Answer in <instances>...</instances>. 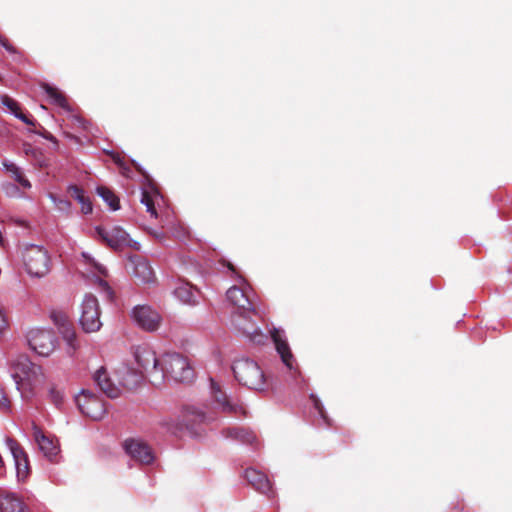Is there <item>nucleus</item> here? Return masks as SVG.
<instances>
[{"mask_svg":"<svg viewBox=\"0 0 512 512\" xmlns=\"http://www.w3.org/2000/svg\"><path fill=\"white\" fill-rule=\"evenodd\" d=\"M228 302L235 308L232 314L233 325L251 340L261 337L253 317L256 315L254 303L248 291L239 286H232L226 293Z\"/></svg>","mask_w":512,"mask_h":512,"instance_id":"nucleus-1","label":"nucleus"},{"mask_svg":"<svg viewBox=\"0 0 512 512\" xmlns=\"http://www.w3.org/2000/svg\"><path fill=\"white\" fill-rule=\"evenodd\" d=\"M10 370L17 389L25 398L29 396L33 386L39 383L43 377L41 367L33 364L28 356L23 354L17 355L11 360Z\"/></svg>","mask_w":512,"mask_h":512,"instance_id":"nucleus-2","label":"nucleus"},{"mask_svg":"<svg viewBox=\"0 0 512 512\" xmlns=\"http://www.w3.org/2000/svg\"><path fill=\"white\" fill-rule=\"evenodd\" d=\"M159 375L153 384L161 383L165 376H170L178 382H190L194 378V370L188 359L179 353H166L161 359Z\"/></svg>","mask_w":512,"mask_h":512,"instance_id":"nucleus-3","label":"nucleus"},{"mask_svg":"<svg viewBox=\"0 0 512 512\" xmlns=\"http://www.w3.org/2000/svg\"><path fill=\"white\" fill-rule=\"evenodd\" d=\"M232 370L241 385L256 391L266 389V377L257 362L248 358H241L234 362Z\"/></svg>","mask_w":512,"mask_h":512,"instance_id":"nucleus-4","label":"nucleus"},{"mask_svg":"<svg viewBox=\"0 0 512 512\" xmlns=\"http://www.w3.org/2000/svg\"><path fill=\"white\" fill-rule=\"evenodd\" d=\"M21 256L24 268L30 276L41 278L50 271V256L44 247L28 245L23 249Z\"/></svg>","mask_w":512,"mask_h":512,"instance_id":"nucleus-5","label":"nucleus"},{"mask_svg":"<svg viewBox=\"0 0 512 512\" xmlns=\"http://www.w3.org/2000/svg\"><path fill=\"white\" fill-rule=\"evenodd\" d=\"M96 233L110 248L120 250L124 247L139 249V244L129 238L128 233L120 226L96 227Z\"/></svg>","mask_w":512,"mask_h":512,"instance_id":"nucleus-6","label":"nucleus"},{"mask_svg":"<svg viewBox=\"0 0 512 512\" xmlns=\"http://www.w3.org/2000/svg\"><path fill=\"white\" fill-rule=\"evenodd\" d=\"M30 348L40 356H49L56 348L57 338L51 330L35 328L27 334Z\"/></svg>","mask_w":512,"mask_h":512,"instance_id":"nucleus-7","label":"nucleus"},{"mask_svg":"<svg viewBox=\"0 0 512 512\" xmlns=\"http://www.w3.org/2000/svg\"><path fill=\"white\" fill-rule=\"evenodd\" d=\"M75 400L81 413L92 420H101L106 414L104 401L89 391H82Z\"/></svg>","mask_w":512,"mask_h":512,"instance_id":"nucleus-8","label":"nucleus"},{"mask_svg":"<svg viewBox=\"0 0 512 512\" xmlns=\"http://www.w3.org/2000/svg\"><path fill=\"white\" fill-rule=\"evenodd\" d=\"M80 323L86 332H96L102 326L99 303L95 296L86 295L82 302Z\"/></svg>","mask_w":512,"mask_h":512,"instance_id":"nucleus-9","label":"nucleus"},{"mask_svg":"<svg viewBox=\"0 0 512 512\" xmlns=\"http://www.w3.org/2000/svg\"><path fill=\"white\" fill-rule=\"evenodd\" d=\"M53 323L58 327L63 339L69 346L68 353L73 354L78 348L76 333L73 328L72 322L69 320L68 315L60 310H53L50 314Z\"/></svg>","mask_w":512,"mask_h":512,"instance_id":"nucleus-10","label":"nucleus"},{"mask_svg":"<svg viewBox=\"0 0 512 512\" xmlns=\"http://www.w3.org/2000/svg\"><path fill=\"white\" fill-rule=\"evenodd\" d=\"M132 317L137 325L148 332L156 331L162 321L160 314L147 305H138L132 311Z\"/></svg>","mask_w":512,"mask_h":512,"instance_id":"nucleus-11","label":"nucleus"},{"mask_svg":"<svg viewBox=\"0 0 512 512\" xmlns=\"http://www.w3.org/2000/svg\"><path fill=\"white\" fill-rule=\"evenodd\" d=\"M270 334L282 362L290 371L298 372L296 360L284 336V332L278 328H273Z\"/></svg>","mask_w":512,"mask_h":512,"instance_id":"nucleus-12","label":"nucleus"},{"mask_svg":"<svg viewBox=\"0 0 512 512\" xmlns=\"http://www.w3.org/2000/svg\"><path fill=\"white\" fill-rule=\"evenodd\" d=\"M211 381V394L215 400L221 407L224 413L233 414V415H246V410L242 404L233 403L230 398L227 396L226 392L222 390L221 385L214 381Z\"/></svg>","mask_w":512,"mask_h":512,"instance_id":"nucleus-13","label":"nucleus"},{"mask_svg":"<svg viewBox=\"0 0 512 512\" xmlns=\"http://www.w3.org/2000/svg\"><path fill=\"white\" fill-rule=\"evenodd\" d=\"M6 443L14 458L18 479L25 480L30 472L28 455L16 440L8 438Z\"/></svg>","mask_w":512,"mask_h":512,"instance_id":"nucleus-14","label":"nucleus"},{"mask_svg":"<svg viewBox=\"0 0 512 512\" xmlns=\"http://www.w3.org/2000/svg\"><path fill=\"white\" fill-rule=\"evenodd\" d=\"M124 448L131 458L142 464H151L154 461L151 447L141 440L128 439L124 443Z\"/></svg>","mask_w":512,"mask_h":512,"instance_id":"nucleus-15","label":"nucleus"},{"mask_svg":"<svg viewBox=\"0 0 512 512\" xmlns=\"http://www.w3.org/2000/svg\"><path fill=\"white\" fill-rule=\"evenodd\" d=\"M135 359L138 365L151 377L155 379L159 373L161 360H158L153 350L147 347H139L135 352Z\"/></svg>","mask_w":512,"mask_h":512,"instance_id":"nucleus-16","label":"nucleus"},{"mask_svg":"<svg viewBox=\"0 0 512 512\" xmlns=\"http://www.w3.org/2000/svg\"><path fill=\"white\" fill-rule=\"evenodd\" d=\"M33 436L44 456L52 460L58 455V441L54 439V437L45 434L44 431L36 424H33Z\"/></svg>","mask_w":512,"mask_h":512,"instance_id":"nucleus-17","label":"nucleus"},{"mask_svg":"<svg viewBox=\"0 0 512 512\" xmlns=\"http://www.w3.org/2000/svg\"><path fill=\"white\" fill-rule=\"evenodd\" d=\"M245 478L248 483L258 492L268 496L269 498L274 497V491L272 484L268 479L267 475L254 468H248L245 471Z\"/></svg>","mask_w":512,"mask_h":512,"instance_id":"nucleus-18","label":"nucleus"},{"mask_svg":"<svg viewBox=\"0 0 512 512\" xmlns=\"http://www.w3.org/2000/svg\"><path fill=\"white\" fill-rule=\"evenodd\" d=\"M129 270L133 277L142 283H149L153 280V271L149 263L140 256L129 258Z\"/></svg>","mask_w":512,"mask_h":512,"instance_id":"nucleus-19","label":"nucleus"},{"mask_svg":"<svg viewBox=\"0 0 512 512\" xmlns=\"http://www.w3.org/2000/svg\"><path fill=\"white\" fill-rule=\"evenodd\" d=\"M93 378L100 390L108 397L117 398L120 395V389L111 381L104 367L98 369Z\"/></svg>","mask_w":512,"mask_h":512,"instance_id":"nucleus-20","label":"nucleus"},{"mask_svg":"<svg viewBox=\"0 0 512 512\" xmlns=\"http://www.w3.org/2000/svg\"><path fill=\"white\" fill-rule=\"evenodd\" d=\"M0 512H28L24 502L12 493L0 495Z\"/></svg>","mask_w":512,"mask_h":512,"instance_id":"nucleus-21","label":"nucleus"},{"mask_svg":"<svg viewBox=\"0 0 512 512\" xmlns=\"http://www.w3.org/2000/svg\"><path fill=\"white\" fill-rule=\"evenodd\" d=\"M198 290L188 282H181L175 289L174 295L184 304L195 305Z\"/></svg>","mask_w":512,"mask_h":512,"instance_id":"nucleus-22","label":"nucleus"},{"mask_svg":"<svg viewBox=\"0 0 512 512\" xmlns=\"http://www.w3.org/2000/svg\"><path fill=\"white\" fill-rule=\"evenodd\" d=\"M223 435L227 438L238 440L242 443L253 444L256 441V435L244 428H227L223 430Z\"/></svg>","mask_w":512,"mask_h":512,"instance_id":"nucleus-23","label":"nucleus"},{"mask_svg":"<svg viewBox=\"0 0 512 512\" xmlns=\"http://www.w3.org/2000/svg\"><path fill=\"white\" fill-rule=\"evenodd\" d=\"M3 166L5 167L6 171L11 173V176L14 178V180L23 188L29 189L31 188V183L29 180L23 175L21 169L15 165L14 163L10 162H3Z\"/></svg>","mask_w":512,"mask_h":512,"instance_id":"nucleus-24","label":"nucleus"},{"mask_svg":"<svg viewBox=\"0 0 512 512\" xmlns=\"http://www.w3.org/2000/svg\"><path fill=\"white\" fill-rule=\"evenodd\" d=\"M97 193L112 210L116 211L120 208L119 198L108 187L99 186Z\"/></svg>","mask_w":512,"mask_h":512,"instance_id":"nucleus-25","label":"nucleus"},{"mask_svg":"<svg viewBox=\"0 0 512 512\" xmlns=\"http://www.w3.org/2000/svg\"><path fill=\"white\" fill-rule=\"evenodd\" d=\"M41 88L53 100L55 104H57L60 107L66 106V97L60 90L49 85L48 83H42Z\"/></svg>","mask_w":512,"mask_h":512,"instance_id":"nucleus-26","label":"nucleus"},{"mask_svg":"<svg viewBox=\"0 0 512 512\" xmlns=\"http://www.w3.org/2000/svg\"><path fill=\"white\" fill-rule=\"evenodd\" d=\"M158 193H150L147 190H143L141 194V203L146 207V211L150 213L151 217L157 218V210L155 207V200L158 198Z\"/></svg>","mask_w":512,"mask_h":512,"instance_id":"nucleus-27","label":"nucleus"},{"mask_svg":"<svg viewBox=\"0 0 512 512\" xmlns=\"http://www.w3.org/2000/svg\"><path fill=\"white\" fill-rule=\"evenodd\" d=\"M143 379L142 373H137L132 370L126 371V376L122 378L123 385L128 389L135 388Z\"/></svg>","mask_w":512,"mask_h":512,"instance_id":"nucleus-28","label":"nucleus"},{"mask_svg":"<svg viewBox=\"0 0 512 512\" xmlns=\"http://www.w3.org/2000/svg\"><path fill=\"white\" fill-rule=\"evenodd\" d=\"M1 102L4 106H6L10 110V112L14 116L17 114L18 111L21 110L19 104L14 99H12L11 97H9L7 95H3L1 97Z\"/></svg>","mask_w":512,"mask_h":512,"instance_id":"nucleus-29","label":"nucleus"},{"mask_svg":"<svg viewBox=\"0 0 512 512\" xmlns=\"http://www.w3.org/2000/svg\"><path fill=\"white\" fill-rule=\"evenodd\" d=\"M82 256H83V258L85 259V261H86V263L88 265H91V266L94 267L96 272H98L99 274H101L103 276L107 275V270H106V268L103 265H101L100 263L96 262L93 258L88 256L86 253H82Z\"/></svg>","mask_w":512,"mask_h":512,"instance_id":"nucleus-30","label":"nucleus"},{"mask_svg":"<svg viewBox=\"0 0 512 512\" xmlns=\"http://www.w3.org/2000/svg\"><path fill=\"white\" fill-rule=\"evenodd\" d=\"M51 198L58 210L65 212V213L70 212V209H71L70 201H68L66 199L57 198L55 196H51Z\"/></svg>","mask_w":512,"mask_h":512,"instance_id":"nucleus-31","label":"nucleus"},{"mask_svg":"<svg viewBox=\"0 0 512 512\" xmlns=\"http://www.w3.org/2000/svg\"><path fill=\"white\" fill-rule=\"evenodd\" d=\"M68 193L69 195L74 198L75 200L77 201H82L83 200V197L85 196L84 195V191L83 189H81L79 186L77 185H71L69 186L68 188Z\"/></svg>","mask_w":512,"mask_h":512,"instance_id":"nucleus-32","label":"nucleus"},{"mask_svg":"<svg viewBox=\"0 0 512 512\" xmlns=\"http://www.w3.org/2000/svg\"><path fill=\"white\" fill-rule=\"evenodd\" d=\"M18 119H20L22 122L27 124L30 127H36L37 121L33 119V117L29 114L23 113L22 110L18 111L15 115Z\"/></svg>","mask_w":512,"mask_h":512,"instance_id":"nucleus-33","label":"nucleus"},{"mask_svg":"<svg viewBox=\"0 0 512 512\" xmlns=\"http://www.w3.org/2000/svg\"><path fill=\"white\" fill-rule=\"evenodd\" d=\"M11 402L6 395V392L2 385L0 384V409L3 411H8L10 409Z\"/></svg>","mask_w":512,"mask_h":512,"instance_id":"nucleus-34","label":"nucleus"},{"mask_svg":"<svg viewBox=\"0 0 512 512\" xmlns=\"http://www.w3.org/2000/svg\"><path fill=\"white\" fill-rule=\"evenodd\" d=\"M49 396L51 401L59 407L62 404L63 395L60 391L56 390L55 388H51L49 391Z\"/></svg>","mask_w":512,"mask_h":512,"instance_id":"nucleus-35","label":"nucleus"},{"mask_svg":"<svg viewBox=\"0 0 512 512\" xmlns=\"http://www.w3.org/2000/svg\"><path fill=\"white\" fill-rule=\"evenodd\" d=\"M113 160L119 166V168L122 170V174L125 176H128V172L130 171V169L126 165V163L122 160V158L119 155H116L113 157Z\"/></svg>","mask_w":512,"mask_h":512,"instance_id":"nucleus-36","label":"nucleus"},{"mask_svg":"<svg viewBox=\"0 0 512 512\" xmlns=\"http://www.w3.org/2000/svg\"><path fill=\"white\" fill-rule=\"evenodd\" d=\"M81 204V211L84 214H89L92 212V203L87 197H83L82 201H78Z\"/></svg>","mask_w":512,"mask_h":512,"instance_id":"nucleus-37","label":"nucleus"},{"mask_svg":"<svg viewBox=\"0 0 512 512\" xmlns=\"http://www.w3.org/2000/svg\"><path fill=\"white\" fill-rule=\"evenodd\" d=\"M99 285L101 289L106 293V296L109 300H112L114 297V292L112 288L108 285V283L104 280H100Z\"/></svg>","mask_w":512,"mask_h":512,"instance_id":"nucleus-38","label":"nucleus"},{"mask_svg":"<svg viewBox=\"0 0 512 512\" xmlns=\"http://www.w3.org/2000/svg\"><path fill=\"white\" fill-rule=\"evenodd\" d=\"M8 325V321L4 310L0 307V333L3 332Z\"/></svg>","mask_w":512,"mask_h":512,"instance_id":"nucleus-39","label":"nucleus"},{"mask_svg":"<svg viewBox=\"0 0 512 512\" xmlns=\"http://www.w3.org/2000/svg\"><path fill=\"white\" fill-rule=\"evenodd\" d=\"M224 265L237 276V278L239 279L240 283H244L245 282V280L242 277V275L239 274V272L236 270V268L234 267V265L232 263L226 262V263H224Z\"/></svg>","mask_w":512,"mask_h":512,"instance_id":"nucleus-40","label":"nucleus"},{"mask_svg":"<svg viewBox=\"0 0 512 512\" xmlns=\"http://www.w3.org/2000/svg\"><path fill=\"white\" fill-rule=\"evenodd\" d=\"M29 131L41 136V133H45L47 130L37 122V126L31 127Z\"/></svg>","mask_w":512,"mask_h":512,"instance_id":"nucleus-41","label":"nucleus"},{"mask_svg":"<svg viewBox=\"0 0 512 512\" xmlns=\"http://www.w3.org/2000/svg\"><path fill=\"white\" fill-rule=\"evenodd\" d=\"M41 136L43 138H45L46 140H49V141H52V142H57L56 138L48 131H46L45 133H41Z\"/></svg>","mask_w":512,"mask_h":512,"instance_id":"nucleus-42","label":"nucleus"},{"mask_svg":"<svg viewBox=\"0 0 512 512\" xmlns=\"http://www.w3.org/2000/svg\"><path fill=\"white\" fill-rule=\"evenodd\" d=\"M315 407L318 409L319 413L324 417L323 409L322 407H320L318 400L315 402Z\"/></svg>","mask_w":512,"mask_h":512,"instance_id":"nucleus-43","label":"nucleus"},{"mask_svg":"<svg viewBox=\"0 0 512 512\" xmlns=\"http://www.w3.org/2000/svg\"><path fill=\"white\" fill-rule=\"evenodd\" d=\"M74 120H75L76 122H78L81 126L85 127V126H84L85 121H84L83 119H81V118H79V117H75V118H74Z\"/></svg>","mask_w":512,"mask_h":512,"instance_id":"nucleus-44","label":"nucleus"}]
</instances>
